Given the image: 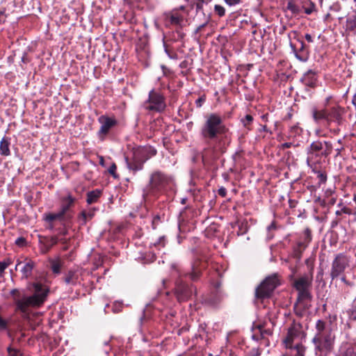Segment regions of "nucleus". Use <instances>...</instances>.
I'll list each match as a JSON object with an SVG mask.
<instances>
[{
    "label": "nucleus",
    "mask_w": 356,
    "mask_h": 356,
    "mask_svg": "<svg viewBox=\"0 0 356 356\" xmlns=\"http://www.w3.org/2000/svg\"><path fill=\"white\" fill-rule=\"evenodd\" d=\"M312 239V231L307 227L304 230L302 236L300 237L296 245L293 247L294 257L298 259L301 258L302 252L307 248Z\"/></svg>",
    "instance_id": "12"
},
{
    "label": "nucleus",
    "mask_w": 356,
    "mask_h": 356,
    "mask_svg": "<svg viewBox=\"0 0 356 356\" xmlns=\"http://www.w3.org/2000/svg\"><path fill=\"white\" fill-rule=\"evenodd\" d=\"M156 150L150 147H138L132 150V156H125L127 168L134 172L141 170L143 164L152 156L156 155Z\"/></svg>",
    "instance_id": "5"
},
{
    "label": "nucleus",
    "mask_w": 356,
    "mask_h": 356,
    "mask_svg": "<svg viewBox=\"0 0 356 356\" xmlns=\"http://www.w3.org/2000/svg\"><path fill=\"white\" fill-rule=\"evenodd\" d=\"M305 39H306V40H307L308 42H313V41H314V40H313V38H312V35H311L310 34H309V33H307V34L305 35Z\"/></svg>",
    "instance_id": "53"
},
{
    "label": "nucleus",
    "mask_w": 356,
    "mask_h": 356,
    "mask_svg": "<svg viewBox=\"0 0 356 356\" xmlns=\"http://www.w3.org/2000/svg\"><path fill=\"white\" fill-rule=\"evenodd\" d=\"M343 356H355V351L353 349H348Z\"/></svg>",
    "instance_id": "51"
},
{
    "label": "nucleus",
    "mask_w": 356,
    "mask_h": 356,
    "mask_svg": "<svg viewBox=\"0 0 356 356\" xmlns=\"http://www.w3.org/2000/svg\"><path fill=\"white\" fill-rule=\"evenodd\" d=\"M280 285V279L277 273L267 276L255 289V298L264 300L271 296L274 290Z\"/></svg>",
    "instance_id": "7"
},
{
    "label": "nucleus",
    "mask_w": 356,
    "mask_h": 356,
    "mask_svg": "<svg viewBox=\"0 0 356 356\" xmlns=\"http://www.w3.org/2000/svg\"><path fill=\"white\" fill-rule=\"evenodd\" d=\"M211 0H196L195 2V9L197 12L201 11L203 10V6L204 3L207 4Z\"/></svg>",
    "instance_id": "39"
},
{
    "label": "nucleus",
    "mask_w": 356,
    "mask_h": 356,
    "mask_svg": "<svg viewBox=\"0 0 356 356\" xmlns=\"http://www.w3.org/2000/svg\"><path fill=\"white\" fill-rule=\"evenodd\" d=\"M344 138L345 137L337 140V145H336V147L334 148V151L336 152L334 156L335 158L341 156L342 152L345 151L346 145L343 143Z\"/></svg>",
    "instance_id": "30"
},
{
    "label": "nucleus",
    "mask_w": 356,
    "mask_h": 356,
    "mask_svg": "<svg viewBox=\"0 0 356 356\" xmlns=\"http://www.w3.org/2000/svg\"><path fill=\"white\" fill-rule=\"evenodd\" d=\"M328 108L318 109L316 107L312 108V115L314 120L318 123L322 120L327 122Z\"/></svg>",
    "instance_id": "21"
},
{
    "label": "nucleus",
    "mask_w": 356,
    "mask_h": 356,
    "mask_svg": "<svg viewBox=\"0 0 356 356\" xmlns=\"http://www.w3.org/2000/svg\"><path fill=\"white\" fill-rule=\"evenodd\" d=\"M346 26L348 30L356 31V15L347 19Z\"/></svg>",
    "instance_id": "34"
},
{
    "label": "nucleus",
    "mask_w": 356,
    "mask_h": 356,
    "mask_svg": "<svg viewBox=\"0 0 356 356\" xmlns=\"http://www.w3.org/2000/svg\"><path fill=\"white\" fill-rule=\"evenodd\" d=\"M227 131L228 128L224 124L222 118L218 113H210L205 117V121L200 129V136L207 142L218 140L221 143ZM224 152L222 144H216L203 149L202 159H214Z\"/></svg>",
    "instance_id": "1"
},
{
    "label": "nucleus",
    "mask_w": 356,
    "mask_h": 356,
    "mask_svg": "<svg viewBox=\"0 0 356 356\" xmlns=\"http://www.w3.org/2000/svg\"><path fill=\"white\" fill-rule=\"evenodd\" d=\"M302 83L307 87L314 88L317 86V76L316 73L309 70L301 78Z\"/></svg>",
    "instance_id": "19"
},
{
    "label": "nucleus",
    "mask_w": 356,
    "mask_h": 356,
    "mask_svg": "<svg viewBox=\"0 0 356 356\" xmlns=\"http://www.w3.org/2000/svg\"><path fill=\"white\" fill-rule=\"evenodd\" d=\"M43 220L48 223V228L52 230L54 228L55 220L67 221L65 218L58 211V213H45L43 214Z\"/></svg>",
    "instance_id": "20"
},
{
    "label": "nucleus",
    "mask_w": 356,
    "mask_h": 356,
    "mask_svg": "<svg viewBox=\"0 0 356 356\" xmlns=\"http://www.w3.org/2000/svg\"><path fill=\"white\" fill-rule=\"evenodd\" d=\"M286 8L291 11L293 15H298L301 11L300 8L295 3L293 0H289L288 1Z\"/></svg>",
    "instance_id": "31"
},
{
    "label": "nucleus",
    "mask_w": 356,
    "mask_h": 356,
    "mask_svg": "<svg viewBox=\"0 0 356 356\" xmlns=\"http://www.w3.org/2000/svg\"><path fill=\"white\" fill-rule=\"evenodd\" d=\"M262 129L265 131H268V129H267V127L266 125H264L263 127H262Z\"/></svg>",
    "instance_id": "61"
},
{
    "label": "nucleus",
    "mask_w": 356,
    "mask_h": 356,
    "mask_svg": "<svg viewBox=\"0 0 356 356\" xmlns=\"http://www.w3.org/2000/svg\"><path fill=\"white\" fill-rule=\"evenodd\" d=\"M59 239L57 236H52L49 238V240L47 241V244L45 245L47 248V251L49 250L54 245L58 243Z\"/></svg>",
    "instance_id": "37"
},
{
    "label": "nucleus",
    "mask_w": 356,
    "mask_h": 356,
    "mask_svg": "<svg viewBox=\"0 0 356 356\" xmlns=\"http://www.w3.org/2000/svg\"><path fill=\"white\" fill-rule=\"evenodd\" d=\"M312 276L305 275L294 280L293 286L297 291L309 289L312 284Z\"/></svg>",
    "instance_id": "18"
},
{
    "label": "nucleus",
    "mask_w": 356,
    "mask_h": 356,
    "mask_svg": "<svg viewBox=\"0 0 356 356\" xmlns=\"http://www.w3.org/2000/svg\"><path fill=\"white\" fill-rule=\"evenodd\" d=\"M10 138L4 136L0 141V154L1 155L8 156L10 154Z\"/></svg>",
    "instance_id": "24"
},
{
    "label": "nucleus",
    "mask_w": 356,
    "mask_h": 356,
    "mask_svg": "<svg viewBox=\"0 0 356 356\" xmlns=\"http://www.w3.org/2000/svg\"><path fill=\"white\" fill-rule=\"evenodd\" d=\"M298 291V301L299 303H302L304 301L311 300L312 296L309 291V289L300 290Z\"/></svg>",
    "instance_id": "32"
},
{
    "label": "nucleus",
    "mask_w": 356,
    "mask_h": 356,
    "mask_svg": "<svg viewBox=\"0 0 356 356\" xmlns=\"http://www.w3.org/2000/svg\"><path fill=\"white\" fill-rule=\"evenodd\" d=\"M117 169V167H116V165L115 163H113L109 169H108V172L112 175L114 177H116V175H115V170Z\"/></svg>",
    "instance_id": "46"
},
{
    "label": "nucleus",
    "mask_w": 356,
    "mask_h": 356,
    "mask_svg": "<svg viewBox=\"0 0 356 356\" xmlns=\"http://www.w3.org/2000/svg\"><path fill=\"white\" fill-rule=\"evenodd\" d=\"M183 19V17L177 13L170 14L168 17L170 24L175 26H181Z\"/></svg>",
    "instance_id": "29"
},
{
    "label": "nucleus",
    "mask_w": 356,
    "mask_h": 356,
    "mask_svg": "<svg viewBox=\"0 0 356 356\" xmlns=\"http://www.w3.org/2000/svg\"><path fill=\"white\" fill-rule=\"evenodd\" d=\"M262 353V349L260 348H252L248 351L245 356H261Z\"/></svg>",
    "instance_id": "35"
},
{
    "label": "nucleus",
    "mask_w": 356,
    "mask_h": 356,
    "mask_svg": "<svg viewBox=\"0 0 356 356\" xmlns=\"http://www.w3.org/2000/svg\"><path fill=\"white\" fill-rule=\"evenodd\" d=\"M291 350V356H305L306 348L301 343H297L293 348H286Z\"/></svg>",
    "instance_id": "25"
},
{
    "label": "nucleus",
    "mask_w": 356,
    "mask_h": 356,
    "mask_svg": "<svg viewBox=\"0 0 356 356\" xmlns=\"http://www.w3.org/2000/svg\"><path fill=\"white\" fill-rule=\"evenodd\" d=\"M341 280L347 286H352V284L348 281L344 276L341 277Z\"/></svg>",
    "instance_id": "52"
},
{
    "label": "nucleus",
    "mask_w": 356,
    "mask_h": 356,
    "mask_svg": "<svg viewBox=\"0 0 356 356\" xmlns=\"http://www.w3.org/2000/svg\"><path fill=\"white\" fill-rule=\"evenodd\" d=\"M261 118L264 121H267L268 120V114H265V115H263L261 116Z\"/></svg>",
    "instance_id": "57"
},
{
    "label": "nucleus",
    "mask_w": 356,
    "mask_h": 356,
    "mask_svg": "<svg viewBox=\"0 0 356 356\" xmlns=\"http://www.w3.org/2000/svg\"><path fill=\"white\" fill-rule=\"evenodd\" d=\"M5 269L1 265V263H0V277H2L3 276Z\"/></svg>",
    "instance_id": "55"
},
{
    "label": "nucleus",
    "mask_w": 356,
    "mask_h": 356,
    "mask_svg": "<svg viewBox=\"0 0 356 356\" xmlns=\"http://www.w3.org/2000/svg\"><path fill=\"white\" fill-rule=\"evenodd\" d=\"M74 202L75 198L70 195L63 197L61 200V207L59 212L67 220H70L72 218V214L70 212V210L73 207Z\"/></svg>",
    "instance_id": "17"
},
{
    "label": "nucleus",
    "mask_w": 356,
    "mask_h": 356,
    "mask_svg": "<svg viewBox=\"0 0 356 356\" xmlns=\"http://www.w3.org/2000/svg\"><path fill=\"white\" fill-rule=\"evenodd\" d=\"M302 8H304V11L307 15H310L313 13L314 10L315 4L313 2L310 1L309 6L308 7H305V6H303Z\"/></svg>",
    "instance_id": "42"
},
{
    "label": "nucleus",
    "mask_w": 356,
    "mask_h": 356,
    "mask_svg": "<svg viewBox=\"0 0 356 356\" xmlns=\"http://www.w3.org/2000/svg\"><path fill=\"white\" fill-rule=\"evenodd\" d=\"M329 100H330V97H327V98L326 99V102H329Z\"/></svg>",
    "instance_id": "64"
},
{
    "label": "nucleus",
    "mask_w": 356,
    "mask_h": 356,
    "mask_svg": "<svg viewBox=\"0 0 356 356\" xmlns=\"http://www.w3.org/2000/svg\"><path fill=\"white\" fill-rule=\"evenodd\" d=\"M102 195V191L100 190L96 189L92 191H90L87 193V199L86 202L88 204H91L95 203L98 201L99 198Z\"/></svg>",
    "instance_id": "28"
},
{
    "label": "nucleus",
    "mask_w": 356,
    "mask_h": 356,
    "mask_svg": "<svg viewBox=\"0 0 356 356\" xmlns=\"http://www.w3.org/2000/svg\"><path fill=\"white\" fill-rule=\"evenodd\" d=\"M291 47H292V49H293L294 51H296V48H295V46L291 43Z\"/></svg>",
    "instance_id": "62"
},
{
    "label": "nucleus",
    "mask_w": 356,
    "mask_h": 356,
    "mask_svg": "<svg viewBox=\"0 0 356 356\" xmlns=\"http://www.w3.org/2000/svg\"><path fill=\"white\" fill-rule=\"evenodd\" d=\"M143 106L149 111L161 112L165 108V98L161 93L152 90Z\"/></svg>",
    "instance_id": "9"
},
{
    "label": "nucleus",
    "mask_w": 356,
    "mask_h": 356,
    "mask_svg": "<svg viewBox=\"0 0 356 356\" xmlns=\"http://www.w3.org/2000/svg\"><path fill=\"white\" fill-rule=\"evenodd\" d=\"M160 220V217L159 216H156L154 217L152 220V227L153 229H156V225L159 223Z\"/></svg>",
    "instance_id": "50"
},
{
    "label": "nucleus",
    "mask_w": 356,
    "mask_h": 356,
    "mask_svg": "<svg viewBox=\"0 0 356 356\" xmlns=\"http://www.w3.org/2000/svg\"><path fill=\"white\" fill-rule=\"evenodd\" d=\"M273 326L274 324L270 321L268 323L263 322L255 325L252 328V339L259 341L272 335Z\"/></svg>",
    "instance_id": "13"
},
{
    "label": "nucleus",
    "mask_w": 356,
    "mask_h": 356,
    "mask_svg": "<svg viewBox=\"0 0 356 356\" xmlns=\"http://www.w3.org/2000/svg\"><path fill=\"white\" fill-rule=\"evenodd\" d=\"M95 212V209H90L88 211H82L78 217L80 224L86 225L88 220H91L94 217Z\"/></svg>",
    "instance_id": "23"
},
{
    "label": "nucleus",
    "mask_w": 356,
    "mask_h": 356,
    "mask_svg": "<svg viewBox=\"0 0 356 356\" xmlns=\"http://www.w3.org/2000/svg\"><path fill=\"white\" fill-rule=\"evenodd\" d=\"M34 267L35 263L31 260H29L28 262L24 264L23 267L21 268L23 277H29L32 275V271Z\"/></svg>",
    "instance_id": "27"
},
{
    "label": "nucleus",
    "mask_w": 356,
    "mask_h": 356,
    "mask_svg": "<svg viewBox=\"0 0 356 356\" xmlns=\"http://www.w3.org/2000/svg\"><path fill=\"white\" fill-rule=\"evenodd\" d=\"M316 173L317 174V178L318 179V185L325 184L327 181L326 173L320 170L316 171Z\"/></svg>",
    "instance_id": "36"
},
{
    "label": "nucleus",
    "mask_w": 356,
    "mask_h": 356,
    "mask_svg": "<svg viewBox=\"0 0 356 356\" xmlns=\"http://www.w3.org/2000/svg\"><path fill=\"white\" fill-rule=\"evenodd\" d=\"M339 131H340V129H334V130H333V133H334V134H339Z\"/></svg>",
    "instance_id": "60"
},
{
    "label": "nucleus",
    "mask_w": 356,
    "mask_h": 356,
    "mask_svg": "<svg viewBox=\"0 0 356 356\" xmlns=\"http://www.w3.org/2000/svg\"><path fill=\"white\" fill-rule=\"evenodd\" d=\"M207 22H205L204 24L200 25L196 29V33L201 31L202 30V29L207 26Z\"/></svg>",
    "instance_id": "54"
},
{
    "label": "nucleus",
    "mask_w": 356,
    "mask_h": 356,
    "mask_svg": "<svg viewBox=\"0 0 356 356\" xmlns=\"http://www.w3.org/2000/svg\"><path fill=\"white\" fill-rule=\"evenodd\" d=\"M345 109L340 106H334L328 108L327 124L330 126L335 123L337 126H341L345 122L343 115Z\"/></svg>",
    "instance_id": "15"
},
{
    "label": "nucleus",
    "mask_w": 356,
    "mask_h": 356,
    "mask_svg": "<svg viewBox=\"0 0 356 356\" xmlns=\"http://www.w3.org/2000/svg\"><path fill=\"white\" fill-rule=\"evenodd\" d=\"M15 244L18 246L22 247L26 244V239L24 237H19L15 240Z\"/></svg>",
    "instance_id": "44"
},
{
    "label": "nucleus",
    "mask_w": 356,
    "mask_h": 356,
    "mask_svg": "<svg viewBox=\"0 0 356 356\" xmlns=\"http://www.w3.org/2000/svg\"><path fill=\"white\" fill-rule=\"evenodd\" d=\"M205 101L204 97H200L195 101V104L197 107H201L202 105V103Z\"/></svg>",
    "instance_id": "49"
},
{
    "label": "nucleus",
    "mask_w": 356,
    "mask_h": 356,
    "mask_svg": "<svg viewBox=\"0 0 356 356\" xmlns=\"http://www.w3.org/2000/svg\"><path fill=\"white\" fill-rule=\"evenodd\" d=\"M98 122L101 124L100 129L98 131V135L101 138L106 136L109 132L110 129L117 124V121L115 118L106 115H101L98 118Z\"/></svg>",
    "instance_id": "16"
},
{
    "label": "nucleus",
    "mask_w": 356,
    "mask_h": 356,
    "mask_svg": "<svg viewBox=\"0 0 356 356\" xmlns=\"http://www.w3.org/2000/svg\"><path fill=\"white\" fill-rule=\"evenodd\" d=\"M335 341L334 333H326L325 335L314 337L312 341L314 346L316 356H327L333 349Z\"/></svg>",
    "instance_id": "8"
},
{
    "label": "nucleus",
    "mask_w": 356,
    "mask_h": 356,
    "mask_svg": "<svg viewBox=\"0 0 356 356\" xmlns=\"http://www.w3.org/2000/svg\"><path fill=\"white\" fill-rule=\"evenodd\" d=\"M316 333L314 337L325 335L326 333H333L331 328L327 327V324L322 320H318L315 325Z\"/></svg>",
    "instance_id": "22"
},
{
    "label": "nucleus",
    "mask_w": 356,
    "mask_h": 356,
    "mask_svg": "<svg viewBox=\"0 0 356 356\" xmlns=\"http://www.w3.org/2000/svg\"><path fill=\"white\" fill-rule=\"evenodd\" d=\"M302 129L298 125H293L290 128L288 138L289 139L295 138L302 133Z\"/></svg>",
    "instance_id": "33"
},
{
    "label": "nucleus",
    "mask_w": 356,
    "mask_h": 356,
    "mask_svg": "<svg viewBox=\"0 0 356 356\" xmlns=\"http://www.w3.org/2000/svg\"><path fill=\"white\" fill-rule=\"evenodd\" d=\"M22 262L20 261H18L17 265L15 266V270H17V268L21 265Z\"/></svg>",
    "instance_id": "59"
},
{
    "label": "nucleus",
    "mask_w": 356,
    "mask_h": 356,
    "mask_svg": "<svg viewBox=\"0 0 356 356\" xmlns=\"http://www.w3.org/2000/svg\"><path fill=\"white\" fill-rule=\"evenodd\" d=\"M165 52L168 54V55L170 57V58H175L176 55L175 56H172L169 52V51L165 49Z\"/></svg>",
    "instance_id": "58"
},
{
    "label": "nucleus",
    "mask_w": 356,
    "mask_h": 356,
    "mask_svg": "<svg viewBox=\"0 0 356 356\" xmlns=\"http://www.w3.org/2000/svg\"><path fill=\"white\" fill-rule=\"evenodd\" d=\"M218 195L222 197L227 195V190L225 187H220L218 191Z\"/></svg>",
    "instance_id": "47"
},
{
    "label": "nucleus",
    "mask_w": 356,
    "mask_h": 356,
    "mask_svg": "<svg viewBox=\"0 0 356 356\" xmlns=\"http://www.w3.org/2000/svg\"><path fill=\"white\" fill-rule=\"evenodd\" d=\"M225 2L229 6H234L239 4L241 0H224Z\"/></svg>",
    "instance_id": "45"
},
{
    "label": "nucleus",
    "mask_w": 356,
    "mask_h": 356,
    "mask_svg": "<svg viewBox=\"0 0 356 356\" xmlns=\"http://www.w3.org/2000/svg\"><path fill=\"white\" fill-rule=\"evenodd\" d=\"M34 292L31 296H26L23 291L17 289L10 291L16 311L19 312L22 316L28 317L31 307H40L44 302L49 290L41 284H33Z\"/></svg>",
    "instance_id": "2"
},
{
    "label": "nucleus",
    "mask_w": 356,
    "mask_h": 356,
    "mask_svg": "<svg viewBox=\"0 0 356 356\" xmlns=\"http://www.w3.org/2000/svg\"><path fill=\"white\" fill-rule=\"evenodd\" d=\"M207 267V262L200 259H197L192 265L191 272L182 275L178 270L177 274L179 278L175 283V295L179 302H185L192 296V289L182 280V276H188L192 281H197L201 276L202 270Z\"/></svg>",
    "instance_id": "3"
},
{
    "label": "nucleus",
    "mask_w": 356,
    "mask_h": 356,
    "mask_svg": "<svg viewBox=\"0 0 356 356\" xmlns=\"http://www.w3.org/2000/svg\"><path fill=\"white\" fill-rule=\"evenodd\" d=\"M63 264L64 262L59 258L49 260L50 268L52 272L56 275L60 273Z\"/></svg>",
    "instance_id": "26"
},
{
    "label": "nucleus",
    "mask_w": 356,
    "mask_h": 356,
    "mask_svg": "<svg viewBox=\"0 0 356 356\" xmlns=\"http://www.w3.org/2000/svg\"><path fill=\"white\" fill-rule=\"evenodd\" d=\"M300 47V51H303V49L305 47V44H304L303 41H299Z\"/></svg>",
    "instance_id": "56"
},
{
    "label": "nucleus",
    "mask_w": 356,
    "mask_h": 356,
    "mask_svg": "<svg viewBox=\"0 0 356 356\" xmlns=\"http://www.w3.org/2000/svg\"><path fill=\"white\" fill-rule=\"evenodd\" d=\"M253 118L251 115L248 114L243 118L241 119V122L243 123L245 127H248V126L252 122Z\"/></svg>",
    "instance_id": "40"
},
{
    "label": "nucleus",
    "mask_w": 356,
    "mask_h": 356,
    "mask_svg": "<svg viewBox=\"0 0 356 356\" xmlns=\"http://www.w3.org/2000/svg\"><path fill=\"white\" fill-rule=\"evenodd\" d=\"M302 334V327L300 323H293L288 328L286 335L282 339V344L286 348H293V342L300 338Z\"/></svg>",
    "instance_id": "11"
},
{
    "label": "nucleus",
    "mask_w": 356,
    "mask_h": 356,
    "mask_svg": "<svg viewBox=\"0 0 356 356\" xmlns=\"http://www.w3.org/2000/svg\"><path fill=\"white\" fill-rule=\"evenodd\" d=\"M214 12L216 15H218L220 17L225 16V9L223 6L216 4L214 6Z\"/></svg>",
    "instance_id": "38"
},
{
    "label": "nucleus",
    "mask_w": 356,
    "mask_h": 356,
    "mask_svg": "<svg viewBox=\"0 0 356 356\" xmlns=\"http://www.w3.org/2000/svg\"><path fill=\"white\" fill-rule=\"evenodd\" d=\"M85 270L80 267H75L67 270L63 277L64 282L67 285H81Z\"/></svg>",
    "instance_id": "14"
},
{
    "label": "nucleus",
    "mask_w": 356,
    "mask_h": 356,
    "mask_svg": "<svg viewBox=\"0 0 356 356\" xmlns=\"http://www.w3.org/2000/svg\"><path fill=\"white\" fill-rule=\"evenodd\" d=\"M333 148L330 141L321 140L313 141L306 149L307 165H310L322 158H327L332 154Z\"/></svg>",
    "instance_id": "4"
},
{
    "label": "nucleus",
    "mask_w": 356,
    "mask_h": 356,
    "mask_svg": "<svg viewBox=\"0 0 356 356\" xmlns=\"http://www.w3.org/2000/svg\"><path fill=\"white\" fill-rule=\"evenodd\" d=\"M186 201V199L184 198V199L181 200V203L182 204H185Z\"/></svg>",
    "instance_id": "63"
},
{
    "label": "nucleus",
    "mask_w": 356,
    "mask_h": 356,
    "mask_svg": "<svg viewBox=\"0 0 356 356\" xmlns=\"http://www.w3.org/2000/svg\"><path fill=\"white\" fill-rule=\"evenodd\" d=\"M13 262V260L10 258V257H8L6 259H5L3 261H0V263H1V265L3 267V268L6 270L10 264H12Z\"/></svg>",
    "instance_id": "43"
},
{
    "label": "nucleus",
    "mask_w": 356,
    "mask_h": 356,
    "mask_svg": "<svg viewBox=\"0 0 356 356\" xmlns=\"http://www.w3.org/2000/svg\"><path fill=\"white\" fill-rule=\"evenodd\" d=\"M172 184V179L170 176L160 170L154 171L150 175L148 186L143 190V196L145 198L149 195H156L163 192Z\"/></svg>",
    "instance_id": "6"
},
{
    "label": "nucleus",
    "mask_w": 356,
    "mask_h": 356,
    "mask_svg": "<svg viewBox=\"0 0 356 356\" xmlns=\"http://www.w3.org/2000/svg\"><path fill=\"white\" fill-rule=\"evenodd\" d=\"M8 356H21L22 354L18 349L9 346L8 348Z\"/></svg>",
    "instance_id": "41"
},
{
    "label": "nucleus",
    "mask_w": 356,
    "mask_h": 356,
    "mask_svg": "<svg viewBox=\"0 0 356 356\" xmlns=\"http://www.w3.org/2000/svg\"><path fill=\"white\" fill-rule=\"evenodd\" d=\"M292 146H298V144H296V145H293V143H284L283 144H282L281 145V147L282 149H286V148H290Z\"/></svg>",
    "instance_id": "48"
},
{
    "label": "nucleus",
    "mask_w": 356,
    "mask_h": 356,
    "mask_svg": "<svg viewBox=\"0 0 356 356\" xmlns=\"http://www.w3.org/2000/svg\"><path fill=\"white\" fill-rule=\"evenodd\" d=\"M350 258L343 253L337 254L332 263L330 277L332 280L341 275L346 268L349 266Z\"/></svg>",
    "instance_id": "10"
}]
</instances>
